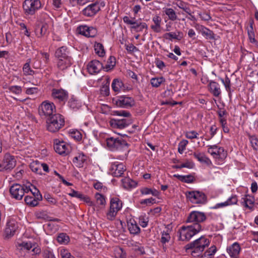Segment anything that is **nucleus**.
Returning a JSON list of instances; mask_svg holds the SVG:
<instances>
[{"label":"nucleus","mask_w":258,"mask_h":258,"mask_svg":"<svg viewBox=\"0 0 258 258\" xmlns=\"http://www.w3.org/2000/svg\"><path fill=\"white\" fill-rule=\"evenodd\" d=\"M210 241L205 236H202L185 246L186 252L190 253L194 257H198L210 245Z\"/></svg>","instance_id":"1"},{"label":"nucleus","mask_w":258,"mask_h":258,"mask_svg":"<svg viewBox=\"0 0 258 258\" xmlns=\"http://www.w3.org/2000/svg\"><path fill=\"white\" fill-rule=\"evenodd\" d=\"M202 230V225L198 224H192L187 226H183L177 232L178 239L181 241H188Z\"/></svg>","instance_id":"2"},{"label":"nucleus","mask_w":258,"mask_h":258,"mask_svg":"<svg viewBox=\"0 0 258 258\" xmlns=\"http://www.w3.org/2000/svg\"><path fill=\"white\" fill-rule=\"evenodd\" d=\"M65 124L64 117L59 113H54L46 119L47 130L51 133L58 131Z\"/></svg>","instance_id":"3"},{"label":"nucleus","mask_w":258,"mask_h":258,"mask_svg":"<svg viewBox=\"0 0 258 258\" xmlns=\"http://www.w3.org/2000/svg\"><path fill=\"white\" fill-rule=\"evenodd\" d=\"M122 207V202L118 198L113 197L110 199L109 209L106 214V219L109 221L115 219L117 213Z\"/></svg>","instance_id":"4"},{"label":"nucleus","mask_w":258,"mask_h":258,"mask_svg":"<svg viewBox=\"0 0 258 258\" xmlns=\"http://www.w3.org/2000/svg\"><path fill=\"white\" fill-rule=\"evenodd\" d=\"M104 2L96 1L85 7L81 12V14L86 17L93 18L100 11L101 7H104Z\"/></svg>","instance_id":"5"},{"label":"nucleus","mask_w":258,"mask_h":258,"mask_svg":"<svg viewBox=\"0 0 258 258\" xmlns=\"http://www.w3.org/2000/svg\"><path fill=\"white\" fill-rule=\"evenodd\" d=\"M185 196L187 199L192 204H205L207 202L206 195L198 190L186 191Z\"/></svg>","instance_id":"6"},{"label":"nucleus","mask_w":258,"mask_h":258,"mask_svg":"<svg viewBox=\"0 0 258 258\" xmlns=\"http://www.w3.org/2000/svg\"><path fill=\"white\" fill-rule=\"evenodd\" d=\"M30 190V186H23L20 184L16 183L12 185L10 188L11 197L16 200H20L22 199L25 193H28Z\"/></svg>","instance_id":"7"},{"label":"nucleus","mask_w":258,"mask_h":258,"mask_svg":"<svg viewBox=\"0 0 258 258\" xmlns=\"http://www.w3.org/2000/svg\"><path fill=\"white\" fill-rule=\"evenodd\" d=\"M56 112L55 106L53 103L48 101L42 102L38 108V113L41 116L49 117Z\"/></svg>","instance_id":"8"},{"label":"nucleus","mask_w":258,"mask_h":258,"mask_svg":"<svg viewBox=\"0 0 258 258\" xmlns=\"http://www.w3.org/2000/svg\"><path fill=\"white\" fill-rule=\"evenodd\" d=\"M41 7L40 0H25L23 4V8L26 15H32Z\"/></svg>","instance_id":"9"},{"label":"nucleus","mask_w":258,"mask_h":258,"mask_svg":"<svg viewBox=\"0 0 258 258\" xmlns=\"http://www.w3.org/2000/svg\"><path fill=\"white\" fill-rule=\"evenodd\" d=\"M16 247L17 250L20 252L24 250H29L32 248V251L35 254H38L41 252V249L36 243H32L30 241H23L21 242H17L16 243Z\"/></svg>","instance_id":"10"},{"label":"nucleus","mask_w":258,"mask_h":258,"mask_svg":"<svg viewBox=\"0 0 258 258\" xmlns=\"http://www.w3.org/2000/svg\"><path fill=\"white\" fill-rule=\"evenodd\" d=\"M113 100L117 106L121 108H129L135 105L134 99L126 95L119 96Z\"/></svg>","instance_id":"11"},{"label":"nucleus","mask_w":258,"mask_h":258,"mask_svg":"<svg viewBox=\"0 0 258 258\" xmlns=\"http://www.w3.org/2000/svg\"><path fill=\"white\" fill-rule=\"evenodd\" d=\"M53 147L55 151L61 155H68L71 150V146L69 144L57 139L53 140Z\"/></svg>","instance_id":"12"},{"label":"nucleus","mask_w":258,"mask_h":258,"mask_svg":"<svg viewBox=\"0 0 258 258\" xmlns=\"http://www.w3.org/2000/svg\"><path fill=\"white\" fill-rule=\"evenodd\" d=\"M51 96L53 99L60 104H64L69 97L68 92L61 88L51 90Z\"/></svg>","instance_id":"13"},{"label":"nucleus","mask_w":258,"mask_h":258,"mask_svg":"<svg viewBox=\"0 0 258 258\" xmlns=\"http://www.w3.org/2000/svg\"><path fill=\"white\" fill-rule=\"evenodd\" d=\"M126 170V166L123 163L114 161L111 164L109 172L113 176L119 177L123 176Z\"/></svg>","instance_id":"14"},{"label":"nucleus","mask_w":258,"mask_h":258,"mask_svg":"<svg viewBox=\"0 0 258 258\" xmlns=\"http://www.w3.org/2000/svg\"><path fill=\"white\" fill-rule=\"evenodd\" d=\"M206 219L207 217L204 213L194 211L189 213L186 221L187 223L201 225V223L204 222Z\"/></svg>","instance_id":"15"},{"label":"nucleus","mask_w":258,"mask_h":258,"mask_svg":"<svg viewBox=\"0 0 258 258\" xmlns=\"http://www.w3.org/2000/svg\"><path fill=\"white\" fill-rule=\"evenodd\" d=\"M106 144L108 147L112 150L121 149L127 146V143L124 140L113 137L107 139Z\"/></svg>","instance_id":"16"},{"label":"nucleus","mask_w":258,"mask_h":258,"mask_svg":"<svg viewBox=\"0 0 258 258\" xmlns=\"http://www.w3.org/2000/svg\"><path fill=\"white\" fill-rule=\"evenodd\" d=\"M77 30L80 34L87 37H94L97 34V30L96 28L87 25L80 26Z\"/></svg>","instance_id":"17"},{"label":"nucleus","mask_w":258,"mask_h":258,"mask_svg":"<svg viewBox=\"0 0 258 258\" xmlns=\"http://www.w3.org/2000/svg\"><path fill=\"white\" fill-rule=\"evenodd\" d=\"M195 29L200 32L206 39L214 40L215 39V34L213 31L205 27L203 25L198 23L194 25Z\"/></svg>","instance_id":"18"},{"label":"nucleus","mask_w":258,"mask_h":258,"mask_svg":"<svg viewBox=\"0 0 258 258\" xmlns=\"http://www.w3.org/2000/svg\"><path fill=\"white\" fill-rule=\"evenodd\" d=\"M18 228V225L16 221L14 220H9L6 225L5 229L6 237L8 238L12 237Z\"/></svg>","instance_id":"19"},{"label":"nucleus","mask_w":258,"mask_h":258,"mask_svg":"<svg viewBox=\"0 0 258 258\" xmlns=\"http://www.w3.org/2000/svg\"><path fill=\"white\" fill-rule=\"evenodd\" d=\"M16 160L14 156L6 154L4 156L3 163L1 164L3 170H11L16 165Z\"/></svg>","instance_id":"20"},{"label":"nucleus","mask_w":258,"mask_h":258,"mask_svg":"<svg viewBox=\"0 0 258 258\" xmlns=\"http://www.w3.org/2000/svg\"><path fill=\"white\" fill-rule=\"evenodd\" d=\"M130 120L123 118L111 119L109 122L110 126L114 128L123 129L131 124Z\"/></svg>","instance_id":"21"},{"label":"nucleus","mask_w":258,"mask_h":258,"mask_svg":"<svg viewBox=\"0 0 258 258\" xmlns=\"http://www.w3.org/2000/svg\"><path fill=\"white\" fill-rule=\"evenodd\" d=\"M102 68V63L96 59L90 61L87 66L88 71L92 75L98 73Z\"/></svg>","instance_id":"22"},{"label":"nucleus","mask_w":258,"mask_h":258,"mask_svg":"<svg viewBox=\"0 0 258 258\" xmlns=\"http://www.w3.org/2000/svg\"><path fill=\"white\" fill-rule=\"evenodd\" d=\"M55 57L57 60L72 58L68 48L66 46L60 47L55 50Z\"/></svg>","instance_id":"23"},{"label":"nucleus","mask_w":258,"mask_h":258,"mask_svg":"<svg viewBox=\"0 0 258 258\" xmlns=\"http://www.w3.org/2000/svg\"><path fill=\"white\" fill-rule=\"evenodd\" d=\"M172 230V227L171 225L168 224L166 225L165 229L161 232V237L160 239V242L162 244L163 246L168 242L171 239L170 233Z\"/></svg>","instance_id":"24"},{"label":"nucleus","mask_w":258,"mask_h":258,"mask_svg":"<svg viewBox=\"0 0 258 258\" xmlns=\"http://www.w3.org/2000/svg\"><path fill=\"white\" fill-rule=\"evenodd\" d=\"M192 155L195 158L202 163H205L208 166H210L212 164L210 158L206 156L204 152H201L197 151L194 152Z\"/></svg>","instance_id":"25"},{"label":"nucleus","mask_w":258,"mask_h":258,"mask_svg":"<svg viewBox=\"0 0 258 258\" xmlns=\"http://www.w3.org/2000/svg\"><path fill=\"white\" fill-rule=\"evenodd\" d=\"M152 20L153 24L150 26L151 29L155 33H160L162 30V18L156 15L153 17Z\"/></svg>","instance_id":"26"},{"label":"nucleus","mask_w":258,"mask_h":258,"mask_svg":"<svg viewBox=\"0 0 258 258\" xmlns=\"http://www.w3.org/2000/svg\"><path fill=\"white\" fill-rule=\"evenodd\" d=\"M73 58H65L57 60V68L61 71H63L70 67L73 63Z\"/></svg>","instance_id":"27"},{"label":"nucleus","mask_w":258,"mask_h":258,"mask_svg":"<svg viewBox=\"0 0 258 258\" xmlns=\"http://www.w3.org/2000/svg\"><path fill=\"white\" fill-rule=\"evenodd\" d=\"M209 91L215 97H219L221 93V89L219 84L214 81L210 80L208 84Z\"/></svg>","instance_id":"28"},{"label":"nucleus","mask_w":258,"mask_h":258,"mask_svg":"<svg viewBox=\"0 0 258 258\" xmlns=\"http://www.w3.org/2000/svg\"><path fill=\"white\" fill-rule=\"evenodd\" d=\"M216 153L217 155L213 156V158L218 164H222L227 157V152L223 147H219Z\"/></svg>","instance_id":"29"},{"label":"nucleus","mask_w":258,"mask_h":258,"mask_svg":"<svg viewBox=\"0 0 258 258\" xmlns=\"http://www.w3.org/2000/svg\"><path fill=\"white\" fill-rule=\"evenodd\" d=\"M87 156L84 153H78V155L74 158L73 162L76 167L82 168L84 166V163L87 161Z\"/></svg>","instance_id":"30"},{"label":"nucleus","mask_w":258,"mask_h":258,"mask_svg":"<svg viewBox=\"0 0 258 258\" xmlns=\"http://www.w3.org/2000/svg\"><path fill=\"white\" fill-rule=\"evenodd\" d=\"M240 249L239 244L235 242L227 248V251L231 258H239Z\"/></svg>","instance_id":"31"},{"label":"nucleus","mask_w":258,"mask_h":258,"mask_svg":"<svg viewBox=\"0 0 258 258\" xmlns=\"http://www.w3.org/2000/svg\"><path fill=\"white\" fill-rule=\"evenodd\" d=\"M127 227L130 232L132 234H138L140 232V228L134 219H130L127 222Z\"/></svg>","instance_id":"32"},{"label":"nucleus","mask_w":258,"mask_h":258,"mask_svg":"<svg viewBox=\"0 0 258 258\" xmlns=\"http://www.w3.org/2000/svg\"><path fill=\"white\" fill-rule=\"evenodd\" d=\"M68 106L74 111L79 109L82 107V103L75 97H71L68 102Z\"/></svg>","instance_id":"33"},{"label":"nucleus","mask_w":258,"mask_h":258,"mask_svg":"<svg viewBox=\"0 0 258 258\" xmlns=\"http://www.w3.org/2000/svg\"><path fill=\"white\" fill-rule=\"evenodd\" d=\"M164 37L170 40L172 39L180 40L183 38V33L179 31H177V32L166 33L164 35Z\"/></svg>","instance_id":"34"},{"label":"nucleus","mask_w":258,"mask_h":258,"mask_svg":"<svg viewBox=\"0 0 258 258\" xmlns=\"http://www.w3.org/2000/svg\"><path fill=\"white\" fill-rule=\"evenodd\" d=\"M3 88L8 90L6 91V92L12 93L18 95L21 94L22 92V87L18 85L8 86L5 85Z\"/></svg>","instance_id":"35"},{"label":"nucleus","mask_w":258,"mask_h":258,"mask_svg":"<svg viewBox=\"0 0 258 258\" xmlns=\"http://www.w3.org/2000/svg\"><path fill=\"white\" fill-rule=\"evenodd\" d=\"M36 217L38 219H42L45 221H57V219H52V218L49 216L48 213L46 211H40L36 212Z\"/></svg>","instance_id":"36"},{"label":"nucleus","mask_w":258,"mask_h":258,"mask_svg":"<svg viewBox=\"0 0 258 258\" xmlns=\"http://www.w3.org/2000/svg\"><path fill=\"white\" fill-rule=\"evenodd\" d=\"M112 90L115 92H118L121 90H124V84L122 81L119 79H114L111 84Z\"/></svg>","instance_id":"37"},{"label":"nucleus","mask_w":258,"mask_h":258,"mask_svg":"<svg viewBox=\"0 0 258 258\" xmlns=\"http://www.w3.org/2000/svg\"><path fill=\"white\" fill-rule=\"evenodd\" d=\"M217 251V248L216 246L212 245L208 249H207L204 253L199 256L198 258H212L213 255Z\"/></svg>","instance_id":"38"},{"label":"nucleus","mask_w":258,"mask_h":258,"mask_svg":"<svg viewBox=\"0 0 258 258\" xmlns=\"http://www.w3.org/2000/svg\"><path fill=\"white\" fill-rule=\"evenodd\" d=\"M48 26L46 23L43 24L41 26L38 25L35 30V32L38 37H41L47 32Z\"/></svg>","instance_id":"39"},{"label":"nucleus","mask_w":258,"mask_h":258,"mask_svg":"<svg viewBox=\"0 0 258 258\" xmlns=\"http://www.w3.org/2000/svg\"><path fill=\"white\" fill-rule=\"evenodd\" d=\"M95 198L96 204L101 207H105L106 204L105 197L99 192H97L95 195Z\"/></svg>","instance_id":"40"},{"label":"nucleus","mask_w":258,"mask_h":258,"mask_svg":"<svg viewBox=\"0 0 258 258\" xmlns=\"http://www.w3.org/2000/svg\"><path fill=\"white\" fill-rule=\"evenodd\" d=\"M163 12L168 16L169 20L172 21L177 20V16L176 12L172 8H163Z\"/></svg>","instance_id":"41"},{"label":"nucleus","mask_w":258,"mask_h":258,"mask_svg":"<svg viewBox=\"0 0 258 258\" xmlns=\"http://www.w3.org/2000/svg\"><path fill=\"white\" fill-rule=\"evenodd\" d=\"M41 166V163L35 161L30 164V168L33 172L41 175L42 174Z\"/></svg>","instance_id":"42"},{"label":"nucleus","mask_w":258,"mask_h":258,"mask_svg":"<svg viewBox=\"0 0 258 258\" xmlns=\"http://www.w3.org/2000/svg\"><path fill=\"white\" fill-rule=\"evenodd\" d=\"M174 177L177 178L178 180L182 182L185 183H191L194 181L195 178L194 176L191 174L187 175H180L179 174H174L173 175Z\"/></svg>","instance_id":"43"},{"label":"nucleus","mask_w":258,"mask_h":258,"mask_svg":"<svg viewBox=\"0 0 258 258\" xmlns=\"http://www.w3.org/2000/svg\"><path fill=\"white\" fill-rule=\"evenodd\" d=\"M243 205L249 209H252L254 203V198L249 195H245L243 198Z\"/></svg>","instance_id":"44"},{"label":"nucleus","mask_w":258,"mask_h":258,"mask_svg":"<svg viewBox=\"0 0 258 258\" xmlns=\"http://www.w3.org/2000/svg\"><path fill=\"white\" fill-rule=\"evenodd\" d=\"M31 59H28L23 67V74L25 76L33 75L35 72L30 67Z\"/></svg>","instance_id":"45"},{"label":"nucleus","mask_w":258,"mask_h":258,"mask_svg":"<svg viewBox=\"0 0 258 258\" xmlns=\"http://www.w3.org/2000/svg\"><path fill=\"white\" fill-rule=\"evenodd\" d=\"M165 82V79L163 77L152 78L150 80V83L153 87L158 88L162 83Z\"/></svg>","instance_id":"46"},{"label":"nucleus","mask_w":258,"mask_h":258,"mask_svg":"<svg viewBox=\"0 0 258 258\" xmlns=\"http://www.w3.org/2000/svg\"><path fill=\"white\" fill-rule=\"evenodd\" d=\"M141 193L142 195H152L154 197H158L160 195V192L155 188H149L144 187L141 189Z\"/></svg>","instance_id":"47"},{"label":"nucleus","mask_w":258,"mask_h":258,"mask_svg":"<svg viewBox=\"0 0 258 258\" xmlns=\"http://www.w3.org/2000/svg\"><path fill=\"white\" fill-rule=\"evenodd\" d=\"M94 50L95 53L101 57L103 56L105 53L103 45L100 43H95Z\"/></svg>","instance_id":"48"},{"label":"nucleus","mask_w":258,"mask_h":258,"mask_svg":"<svg viewBox=\"0 0 258 258\" xmlns=\"http://www.w3.org/2000/svg\"><path fill=\"white\" fill-rule=\"evenodd\" d=\"M123 21L126 24L132 25L133 26L131 27L132 29L136 31L137 29H138L139 27V23H138L137 21L131 20L128 16H124L123 18Z\"/></svg>","instance_id":"49"},{"label":"nucleus","mask_w":258,"mask_h":258,"mask_svg":"<svg viewBox=\"0 0 258 258\" xmlns=\"http://www.w3.org/2000/svg\"><path fill=\"white\" fill-rule=\"evenodd\" d=\"M57 240L60 244H66L69 243L70 238L67 234L61 233L57 237Z\"/></svg>","instance_id":"50"},{"label":"nucleus","mask_w":258,"mask_h":258,"mask_svg":"<svg viewBox=\"0 0 258 258\" xmlns=\"http://www.w3.org/2000/svg\"><path fill=\"white\" fill-rule=\"evenodd\" d=\"M37 197H34L32 196L27 195L25 196L24 200L26 204L35 206L38 204L37 201L36 200Z\"/></svg>","instance_id":"51"},{"label":"nucleus","mask_w":258,"mask_h":258,"mask_svg":"<svg viewBox=\"0 0 258 258\" xmlns=\"http://www.w3.org/2000/svg\"><path fill=\"white\" fill-rule=\"evenodd\" d=\"M123 184L125 187L133 188L135 187L137 184V182L128 178H125L122 180Z\"/></svg>","instance_id":"52"},{"label":"nucleus","mask_w":258,"mask_h":258,"mask_svg":"<svg viewBox=\"0 0 258 258\" xmlns=\"http://www.w3.org/2000/svg\"><path fill=\"white\" fill-rule=\"evenodd\" d=\"M95 0H69L70 3L73 6H76L77 5L83 6L89 2H92Z\"/></svg>","instance_id":"53"},{"label":"nucleus","mask_w":258,"mask_h":258,"mask_svg":"<svg viewBox=\"0 0 258 258\" xmlns=\"http://www.w3.org/2000/svg\"><path fill=\"white\" fill-rule=\"evenodd\" d=\"M249 140L253 150L256 151L258 149V139L255 136L249 135Z\"/></svg>","instance_id":"54"},{"label":"nucleus","mask_w":258,"mask_h":258,"mask_svg":"<svg viewBox=\"0 0 258 258\" xmlns=\"http://www.w3.org/2000/svg\"><path fill=\"white\" fill-rule=\"evenodd\" d=\"M217 114L219 117V121L222 120L223 119H227V112L224 108H219L217 111Z\"/></svg>","instance_id":"55"},{"label":"nucleus","mask_w":258,"mask_h":258,"mask_svg":"<svg viewBox=\"0 0 258 258\" xmlns=\"http://www.w3.org/2000/svg\"><path fill=\"white\" fill-rule=\"evenodd\" d=\"M42 255L43 258H55L52 251L49 248L43 250Z\"/></svg>","instance_id":"56"},{"label":"nucleus","mask_w":258,"mask_h":258,"mask_svg":"<svg viewBox=\"0 0 258 258\" xmlns=\"http://www.w3.org/2000/svg\"><path fill=\"white\" fill-rule=\"evenodd\" d=\"M199 134L195 131H190L186 132L185 134V136L187 139L190 140H193L195 139H198Z\"/></svg>","instance_id":"57"},{"label":"nucleus","mask_w":258,"mask_h":258,"mask_svg":"<svg viewBox=\"0 0 258 258\" xmlns=\"http://www.w3.org/2000/svg\"><path fill=\"white\" fill-rule=\"evenodd\" d=\"M208 147V153L210 154L212 157L217 155L216 152H217V150L219 149V147L217 146L216 145H208L207 146Z\"/></svg>","instance_id":"58"},{"label":"nucleus","mask_w":258,"mask_h":258,"mask_svg":"<svg viewBox=\"0 0 258 258\" xmlns=\"http://www.w3.org/2000/svg\"><path fill=\"white\" fill-rule=\"evenodd\" d=\"M115 58L114 56H111L107 60L105 68L106 69H111L115 66Z\"/></svg>","instance_id":"59"},{"label":"nucleus","mask_w":258,"mask_h":258,"mask_svg":"<svg viewBox=\"0 0 258 258\" xmlns=\"http://www.w3.org/2000/svg\"><path fill=\"white\" fill-rule=\"evenodd\" d=\"M220 80L221 81V82L224 85L226 90L227 91H230V86H231V82L230 79L226 76L225 79H223L222 78H220Z\"/></svg>","instance_id":"60"},{"label":"nucleus","mask_w":258,"mask_h":258,"mask_svg":"<svg viewBox=\"0 0 258 258\" xmlns=\"http://www.w3.org/2000/svg\"><path fill=\"white\" fill-rule=\"evenodd\" d=\"M44 199L50 204L56 205L57 203V200L53 198L50 194H46L44 196Z\"/></svg>","instance_id":"61"},{"label":"nucleus","mask_w":258,"mask_h":258,"mask_svg":"<svg viewBox=\"0 0 258 258\" xmlns=\"http://www.w3.org/2000/svg\"><path fill=\"white\" fill-rule=\"evenodd\" d=\"M81 200L85 202L88 206L90 207L95 206V203L93 202L90 198L87 196H85L84 195H83L82 198L81 199Z\"/></svg>","instance_id":"62"},{"label":"nucleus","mask_w":258,"mask_h":258,"mask_svg":"<svg viewBox=\"0 0 258 258\" xmlns=\"http://www.w3.org/2000/svg\"><path fill=\"white\" fill-rule=\"evenodd\" d=\"M248 36L249 42L258 48V41L255 39L254 33H248Z\"/></svg>","instance_id":"63"},{"label":"nucleus","mask_w":258,"mask_h":258,"mask_svg":"<svg viewBox=\"0 0 258 258\" xmlns=\"http://www.w3.org/2000/svg\"><path fill=\"white\" fill-rule=\"evenodd\" d=\"M61 258H75L67 249H62L60 250Z\"/></svg>","instance_id":"64"}]
</instances>
